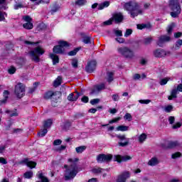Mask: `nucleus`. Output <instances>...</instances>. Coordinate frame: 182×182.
I'll return each mask as SVG.
<instances>
[{
    "label": "nucleus",
    "mask_w": 182,
    "mask_h": 182,
    "mask_svg": "<svg viewBox=\"0 0 182 182\" xmlns=\"http://www.w3.org/2000/svg\"><path fill=\"white\" fill-rule=\"evenodd\" d=\"M164 110H165V112H166V113H170L173 110V106L168 105V106L165 107Z\"/></svg>",
    "instance_id": "54"
},
{
    "label": "nucleus",
    "mask_w": 182,
    "mask_h": 182,
    "mask_svg": "<svg viewBox=\"0 0 182 182\" xmlns=\"http://www.w3.org/2000/svg\"><path fill=\"white\" fill-rule=\"evenodd\" d=\"M50 58L53 60V65H56L59 63V57L53 53L50 54Z\"/></svg>",
    "instance_id": "25"
},
{
    "label": "nucleus",
    "mask_w": 182,
    "mask_h": 182,
    "mask_svg": "<svg viewBox=\"0 0 182 182\" xmlns=\"http://www.w3.org/2000/svg\"><path fill=\"white\" fill-rule=\"evenodd\" d=\"M124 119L125 120H128V122H132V120H133V117H132V114L130 113H127L124 116Z\"/></svg>",
    "instance_id": "45"
},
{
    "label": "nucleus",
    "mask_w": 182,
    "mask_h": 182,
    "mask_svg": "<svg viewBox=\"0 0 182 182\" xmlns=\"http://www.w3.org/2000/svg\"><path fill=\"white\" fill-rule=\"evenodd\" d=\"M129 177L130 173L127 171H125L117 176L116 182H126L127 178Z\"/></svg>",
    "instance_id": "13"
},
{
    "label": "nucleus",
    "mask_w": 182,
    "mask_h": 182,
    "mask_svg": "<svg viewBox=\"0 0 182 182\" xmlns=\"http://www.w3.org/2000/svg\"><path fill=\"white\" fill-rule=\"evenodd\" d=\"M117 132H127L129 130V127L121 125L117 127Z\"/></svg>",
    "instance_id": "34"
},
{
    "label": "nucleus",
    "mask_w": 182,
    "mask_h": 182,
    "mask_svg": "<svg viewBox=\"0 0 182 182\" xmlns=\"http://www.w3.org/2000/svg\"><path fill=\"white\" fill-rule=\"evenodd\" d=\"M6 2V0H0V11L1 9H4V11L8 9V7L4 5Z\"/></svg>",
    "instance_id": "41"
},
{
    "label": "nucleus",
    "mask_w": 182,
    "mask_h": 182,
    "mask_svg": "<svg viewBox=\"0 0 182 182\" xmlns=\"http://www.w3.org/2000/svg\"><path fill=\"white\" fill-rule=\"evenodd\" d=\"M168 80H170V79L168 77L163 78L160 80L159 84L161 86H164V85H167V82H168Z\"/></svg>",
    "instance_id": "44"
},
{
    "label": "nucleus",
    "mask_w": 182,
    "mask_h": 182,
    "mask_svg": "<svg viewBox=\"0 0 182 182\" xmlns=\"http://www.w3.org/2000/svg\"><path fill=\"white\" fill-rule=\"evenodd\" d=\"M117 52L119 55L124 56V58H126L127 59H133V58H134V52L128 47H119L117 48Z\"/></svg>",
    "instance_id": "5"
},
{
    "label": "nucleus",
    "mask_w": 182,
    "mask_h": 182,
    "mask_svg": "<svg viewBox=\"0 0 182 182\" xmlns=\"http://www.w3.org/2000/svg\"><path fill=\"white\" fill-rule=\"evenodd\" d=\"M3 96L4 97V100L1 101V103H6V100H8V97L9 96V91L4 90V92H3Z\"/></svg>",
    "instance_id": "35"
},
{
    "label": "nucleus",
    "mask_w": 182,
    "mask_h": 182,
    "mask_svg": "<svg viewBox=\"0 0 182 182\" xmlns=\"http://www.w3.org/2000/svg\"><path fill=\"white\" fill-rule=\"evenodd\" d=\"M52 123H53L52 119H48L45 121L43 124L44 129H49V127L52 126Z\"/></svg>",
    "instance_id": "33"
},
{
    "label": "nucleus",
    "mask_w": 182,
    "mask_h": 182,
    "mask_svg": "<svg viewBox=\"0 0 182 182\" xmlns=\"http://www.w3.org/2000/svg\"><path fill=\"white\" fill-rule=\"evenodd\" d=\"M5 113L9 114L10 117H18V116H19V113H18V109H14V110L6 109Z\"/></svg>",
    "instance_id": "19"
},
{
    "label": "nucleus",
    "mask_w": 182,
    "mask_h": 182,
    "mask_svg": "<svg viewBox=\"0 0 182 182\" xmlns=\"http://www.w3.org/2000/svg\"><path fill=\"white\" fill-rule=\"evenodd\" d=\"M123 19L124 17L122 13H115L112 16V20L115 21L116 23H120Z\"/></svg>",
    "instance_id": "17"
},
{
    "label": "nucleus",
    "mask_w": 182,
    "mask_h": 182,
    "mask_svg": "<svg viewBox=\"0 0 182 182\" xmlns=\"http://www.w3.org/2000/svg\"><path fill=\"white\" fill-rule=\"evenodd\" d=\"M136 28L137 29H139L140 31H141L142 29H146V28H149V25L144 24V23L138 24L136 25Z\"/></svg>",
    "instance_id": "42"
},
{
    "label": "nucleus",
    "mask_w": 182,
    "mask_h": 182,
    "mask_svg": "<svg viewBox=\"0 0 182 182\" xmlns=\"http://www.w3.org/2000/svg\"><path fill=\"white\" fill-rule=\"evenodd\" d=\"M24 178H32L33 177V172L32 171H28L24 173L23 174Z\"/></svg>",
    "instance_id": "32"
},
{
    "label": "nucleus",
    "mask_w": 182,
    "mask_h": 182,
    "mask_svg": "<svg viewBox=\"0 0 182 182\" xmlns=\"http://www.w3.org/2000/svg\"><path fill=\"white\" fill-rule=\"evenodd\" d=\"M86 4H87V0H77L75 1V5H77V6H85Z\"/></svg>",
    "instance_id": "31"
},
{
    "label": "nucleus",
    "mask_w": 182,
    "mask_h": 182,
    "mask_svg": "<svg viewBox=\"0 0 182 182\" xmlns=\"http://www.w3.org/2000/svg\"><path fill=\"white\" fill-rule=\"evenodd\" d=\"M87 149V146H80L75 148V151L77 153V154H82L85 150Z\"/></svg>",
    "instance_id": "26"
},
{
    "label": "nucleus",
    "mask_w": 182,
    "mask_h": 182,
    "mask_svg": "<svg viewBox=\"0 0 182 182\" xmlns=\"http://www.w3.org/2000/svg\"><path fill=\"white\" fill-rule=\"evenodd\" d=\"M139 103H141V105H149V103H151V100H139Z\"/></svg>",
    "instance_id": "48"
},
{
    "label": "nucleus",
    "mask_w": 182,
    "mask_h": 182,
    "mask_svg": "<svg viewBox=\"0 0 182 182\" xmlns=\"http://www.w3.org/2000/svg\"><path fill=\"white\" fill-rule=\"evenodd\" d=\"M140 79H141V75H140L139 74H134L133 75L134 80H140Z\"/></svg>",
    "instance_id": "59"
},
{
    "label": "nucleus",
    "mask_w": 182,
    "mask_h": 182,
    "mask_svg": "<svg viewBox=\"0 0 182 182\" xmlns=\"http://www.w3.org/2000/svg\"><path fill=\"white\" fill-rule=\"evenodd\" d=\"M113 23V18H110L109 20H107L103 23V25L107 26V25H112Z\"/></svg>",
    "instance_id": "60"
},
{
    "label": "nucleus",
    "mask_w": 182,
    "mask_h": 182,
    "mask_svg": "<svg viewBox=\"0 0 182 182\" xmlns=\"http://www.w3.org/2000/svg\"><path fill=\"white\" fill-rule=\"evenodd\" d=\"M175 24L174 23H171L167 28V32L168 34L171 33L173 32V29H174Z\"/></svg>",
    "instance_id": "43"
},
{
    "label": "nucleus",
    "mask_w": 182,
    "mask_h": 182,
    "mask_svg": "<svg viewBox=\"0 0 182 182\" xmlns=\"http://www.w3.org/2000/svg\"><path fill=\"white\" fill-rule=\"evenodd\" d=\"M14 92L16 96H17L18 99L23 97V96L25 95V85H23V84L21 82L18 83L15 86Z\"/></svg>",
    "instance_id": "7"
},
{
    "label": "nucleus",
    "mask_w": 182,
    "mask_h": 182,
    "mask_svg": "<svg viewBox=\"0 0 182 182\" xmlns=\"http://www.w3.org/2000/svg\"><path fill=\"white\" fill-rule=\"evenodd\" d=\"M70 126H72V124L70 122H66L64 124V129L65 130H69V129H70Z\"/></svg>",
    "instance_id": "53"
},
{
    "label": "nucleus",
    "mask_w": 182,
    "mask_h": 182,
    "mask_svg": "<svg viewBox=\"0 0 182 182\" xmlns=\"http://www.w3.org/2000/svg\"><path fill=\"white\" fill-rule=\"evenodd\" d=\"M47 134H48V129L44 128L40 132L38 133V136L39 137H45V136H46Z\"/></svg>",
    "instance_id": "36"
},
{
    "label": "nucleus",
    "mask_w": 182,
    "mask_h": 182,
    "mask_svg": "<svg viewBox=\"0 0 182 182\" xmlns=\"http://www.w3.org/2000/svg\"><path fill=\"white\" fill-rule=\"evenodd\" d=\"M100 102V100L99 98L93 99L90 101L91 105L92 106H95V105H97Z\"/></svg>",
    "instance_id": "55"
},
{
    "label": "nucleus",
    "mask_w": 182,
    "mask_h": 182,
    "mask_svg": "<svg viewBox=\"0 0 182 182\" xmlns=\"http://www.w3.org/2000/svg\"><path fill=\"white\" fill-rule=\"evenodd\" d=\"M115 40L117 41V42H118V43H124V38H115Z\"/></svg>",
    "instance_id": "63"
},
{
    "label": "nucleus",
    "mask_w": 182,
    "mask_h": 182,
    "mask_svg": "<svg viewBox=\"0 0 182 182\" xmlns=\"http://www.w3.org/2000/svg\"><path fill=\"white\" fill-rule=\"evenodd\" d=\"M105 79L108 83H112V82L114 80V73L112 72L107 73V76L105 77Z\"/></svg>",
    "instance_id": "21"
},
{
    "label": "nucleus",
    "mask_w": 182,
    "mask_h": 182,
    "mask_svg": "<svg viewBox=\"0 0 182 182\" xmlns=\"http://www.w3.org/2000/svg\"><path fill=\"white\" fill-rule=\"evenodd\" d=\"M62 93L59 91H48L44 95V99H46L47 100L50 99L52 106H53V107H56L55 103H58V100L60 99Z\"/></svg>",
    "instance_id": "3"
},
{
    "label": "nucleus",
    "mask_w": 182,
    "mask_h": 182,
    "mask_svg": "<svg viewBox=\"0 0 182 182\" xmlns=\"http://www.w3.org/2000/svg\"><path fill=\"white\" fill-rule=\"evenodd\" d=\"M68 161L69 163H71V164L70 166H64V168H65V171H64V178L66 181L73 180V178H75L77 175V173H79V167L77 166V161H79V159H69Z\"/></svg>",
    "instance_id": "1"
},
{
    "label": "nucleus",
    "mask_w": 182,
    "mask_h": 182,
    "mask_svg": "<svg viewBox=\"0 0 182 182\" xmlns=\"http://www.w3.org/2000/svg\"><path fill=\"white\" fill-rule=\"evenodd\" d=\"M80 97V93L77 91H75V92L70 93L68 96V100H69V102H76V100H77V99H79Z\"/></svg>",
    "instance_id": "14"
},
{
    "label": "nucleus",
    "mask_w": 182,
    "mask_h": 182,
    "mask_svg": "<svg viewBox=\"0 0 182 182\" xmlns=\"http://www.w3.org/2000/svg\"><path fill=\"white\" fill-rule=\"evenodd\" d=\"M66 149V146L65 145H61L60 147L56 149V151H63Z\"/></svg>",
    "instance_id": "61"
},
{
    "label": "nucleus",
    "mask_w": 182,
    "mask_h": 182,
    "mask_svg": "<svg viewBox=\"0 0 182 182\" xmlns=\"http://www.w3.org/2000/svg\"><path fill=\"white\" fill-rule=\"evenodd\" d=\"M175 120H176V118H174V117H173V116H171L168 117V122H169L170 124H173V123H174Z\"/></svg>",
    "instance_id": "64"
},
{
    "label": "nucleus",
    "mask_w": 182,
    "mask_h": 182,
    "mask_svg": "<svg viewBox=\"0 0 182 182\" xmlns=\"http://www.w3.org/2000/svg\"><path fill=\"white\" fill-rule=\"evenodd\" d=\"M43 53H45V50H43V48H42V47L41 46L35 48L33 50H31L28 53L31 59L33 60V62H36V63L41 61L39 56H42Z\"/></svg>",
    "instance_id": "4"
},
{
    "label": "nucleus",
    "mask_w": 182,
    "mask_h": 182,
    "mask_svg": "<svg viewBox=\"0 0 182 182\" xmlns=\"http://www.w3.org/2000/svg\"><path fill=\"white\" fill-rule=\"evenodd\" d=\"M171 40V38H170V36L163 35L159 38V40L156 42V43L158 46H159L160 48H163V46H164V43L170 42Z\"/></svg>",
    "instance_id": "11"
},
{
    "label": "nucleus",
    "mask_w": 182,
    "mask_h": 182,
    "mask_svg": "<svg viewBox=\"0 0 182 182\" xmlns=\"http://www.w3.org/2000/svg\"><path fill=\"white\" fill-rule=\"evenodd\" d=\"M72 66L73 68H77V60L76 59H73L72 61Z\"/></svg>",
    "instance_id": "62"
},
{
    "label": "nucleus",
    "mask_w": 182,
    "mask_h": 182,
    "mask_svg": "<svg viewBox=\"0 0 182 182\" xmlns=\"http://www.w3.org/2000/svg\"><path fill=\"white\" fill-rule=\"evenodd\" d=\"M5 15L6 16V12L0 11V21H5Z\"/></svg>",
    "instance_id": "56"
},
{
    "label": "nucleus",
    "mask_w": 182,
    "mask_h": 182,
    "mask_svg": "<svg viewBox=\"0 0 182 182\" xmlns=\"http://www.w3.org/2000/svg\"><path fill=\"white\" fill-rule=\"evenodd\" d=\"M177 93H178L177 89L172 90L171 92V96L168 97V100H173V99L177 98Z\"/></svg>",
    "instance_id": "27"
},
{
    "label": "nucleus",
    "mask_w": 182,
    "mask_h": 182,
    "mask_svg": "<svg viewBox=\"0 0 182 182\" xmlns=\"http://www.w3.org/2000/svg\"><path fill=\"white\" fill-rule=\"evenodd\" d=\"M159 163V159H157L156 157H153L149 161L148 166H151V167H153L154 166H157Z\"/></svg>",
    "instance_id": "23"
},
{
    "label": "nucleus",
    "mask_w": 182,
    "mask_h": 182,
    "mask_svg": "<svg viewBox=\"0 0 182 182\" xmlns=\"http://www.w3.org/2000/svg\"><path fill=\"white\" fill-rule=\"evenodd\" d=\"M154 55L155 58H164V56H170L171 53L161 48H158L154 51Z\"/></svg>",
    "instance_id": "9"
},
{
    "label": "nucleus",
    "mask_w": 182,
    "mask_h": 182,
    "mask_svg": "<svg viewBox=\"0 0 182 182\" xmlns=\"http://www.w3.org/2000/svg\"><path fill=\"white\" fill-rule=\"evenodd\" d=\"M80 50V48H77L73 50H71L68 53L69 56H75Z\"/></svg>",
    "instance_id": "40"
},
{
    "label": "nucleus",
    "mask_w": 182,
    "mask_h": 182,
    "mask_svg": "<svg viewBox=\"0 0 182 182\" xmlns=\"http://www.w3.org/2000/svg\"><path fill=\"white\" fill-rule=\"evenodd\" d=\"M181 45H182V39L178 40L173 48L175 49V50H178V49H180V48L181 47Z\"/></svg>",
    "instance_id": "37"
},
{
    "label": "nucleus",
    "mask_w": 182,
    "mask_h": 182,
    "mask_svg": "<svg viewBox=\"0 0 182 182\" xmlns=\"http://www.w3.org/2000/svg\"><path fill=\"white\" fill-rule=\"evenodd\" d=\"M22 8H25V6L22 3H18L14 5V9L18 10Z\"/></svg>",
    "instance_id": "51"
},
{
    "label": "nucleus",
    "mask_w": 182,
    "mask_h": 182,
    "mask_svg": "<svg viewBox=\"0 0 182 182\" xmlns=\"http://www.w3.org/2000/svg\"><path fill=\"white\" fill-rule=\"evenodd\" d=\"M62 85V77L58 76L57 79L54 81L53 86L54 87H58Z\"/></svg>",
    "instance_id": "28"
},
{
    "label": "nucleus",
    "mask_w": 182,
    "mask_h": 182,
    "mask_svg": "<svg viewBox=\"0 0 182 182\" xmlns=\"http://www.w3.org/2000/svg\"><path fill=\"white\" fill-rule=\"evenodd\" d=\"M181 157V153L176 152L171 155V159H176Z\"/></svg>",
    "instance_id": "50"
},
{
    "label": "nucleus",
    "mask_w": 182,
    "mask_h": 182,
    "mask_svg": "<svg viewBox=\"0 0 182 182\" xmlns=\"http://www.w3.org/2000/svg\"><path fill=\"white\" fill-rule=\"evenodd\" d=\"M59 9H60V6H59V5L58 4H55L52 9H51V14L52 15H53V14H55V12H58V11H59Z\"/></svg>",
    "instance_id": "39"
},
{
    "label": "nucleus",
    "mask_w": 182,
    "mask_h": 182,
    "mask_svg": "<svg viewBox=\"0 0 182 182\" xmlns=\"http://www.w3.org/2000/svg\"><path fill=\"white\" fill-rule=\"evenodd\" d=\"M114 33L117 37L123 36V32L121 30L115 29L114 30Z\"/></svg>",
    "instance_id": "47"
},
{
    "label": "nucleus",
    "mask_w": 182,
    "mask_h": 182,
    "mask_svg": "<svg viewBox=\"0 0 182 182\" xmlns=\"http://www.w3.org/2000/svg\"><path fill=\"white\" fill-rule=\"evenodd\" d=\"M178 146H180V143H178L177 141H169L168 144V149H174L176 147H178Z\"/></svg>",
    "instance_id": "24"
},
{
    "label": "nucleus",
    "mask_w": 182,
    "mask_h": 182,
    "mask_svg": "<svg viewBox=\"0 0 182 182\" xmlns=\"http://www.w3.org/2000/svg\"><path fill=\"white\" fill-rule=\"evenodd\" d=\"M96 60L90 61L85 67L86 72H87L88 73H92V72H95L96 69Z\"/></svg>",
    "instance_id": "12"
},
{
    "label": "nucleus",
    "mask_w": 182,
    "mask_h": 182,
    "mask_svg": "<svg viewBox=\"0 0 182 182\" xmlns=\"http://www.w3.org/2000/svg\"><path fill=\"white\" fill-rule=\"evenodd\" d=\"M69 43L65 41H60L58 42V46H55L53 48V52L54 53L63 55L65 53V48H69Z\"/></svg>",
    "instance_id": "6"
},
{
    "label": "nucleus",
    "mask_w": 182,
    "mask_h": 182,
    "mask_svg": "<svg viewBox=\"0 0 182 182\" xmlns=\"http://www.w3.org/2000/svg\"><path fill=\"white\" fill-rule=\"evenodd\" d=\"M105 169L99 168V167H95L92 169V172L94 173V174H100L102 171H105Z\"/></svg>",
    "instance_id": "30"
},
{
    "label": "nucleus",
    "mask_w": 182,
    "mask_h": 182,
    "mask_svg": "<svg viewBox=\"0 0 182 182\" xmlns=\"http://www.w3.org/2000/svg\"><path fill=\"white\" fill-rule=\"evenodd\" d=\"M116 137L120 140V142L118 143V145L120 147H126V146H129L130 139L126 137V135L117 134Z\"/></svg>",
    "instance_id": "8"
},
{
    "label": "nucleus",
    "mask_w": 182,
    "mask_h": 182,
    "mask_svg": "<svg viewBox=\"0 0 182 182\" xmlns=\"http://www.w3.org/2000/svg\"><path fill=\"white\" fill-rule=\"evenodd\" d=\"M106 89V85L105 83H101L100 85H95L94 90L91 92L90 95H95V93H99L102 90Z\"/></svg>",
    "instance_id": "15"
},
{
    "label": "nucleus",
    "mask_w": 182,
    "mask_h": 182,
    "mask_svg": "<svg viewBox=\"0 0 182 182\" xmlns=\"http://www.w3.org/2000/svg\"><path fill=\"white\" fill-rule=\"evenodd\" d=\"M25 29H32L33 28V24L31 22L25 23L23 25Z\"/></svg>",
    "instance_id": "38"
},
{
    "label": "nucleus",
    "mask_w": 182,
    "mask_h": 182,
    "mask_svg": "<svg viewBox=\"0 0 182 182\" xmlns=\"http://www.w3.org/2000/svg\"><path fill=\"white\" fill-rule=\"evenodd\" d=\"M132 33H133V30H132L130 28L127 29V31L124 33L125 38H127L128 36H130V35H132Z\"/></svg>",
    "instance_id": "52"
},
{
    "label": "nucleus",
    "mask_w": 182,
    "mask_h": 182,
    "mask_svg": "<svg viewBox=\"0 0 182 182\" xmlns=\"http://www.w3.org/2000/svg\"><path fill=\"white\" fill-rule=\"evenodd\" d=\"M112 156L110 154L106 155L105 154H101L97 156V163H109V161L112 160Z\"/></svg>",
    "instance_id": "10"
},
{
    "label": "nucleus",
    "mask_w": 182,
    "mask_h": 182,
    "mask_svg": "<svg viewBox=\"0 0 182 182\" xmlns=\"http://www.w3.org/2000/svg\"><path fill=\"white\" fill-rule=\"evenodd\" d=\"M146 139H147V135H146V134H142L139 136V141H140V143H143V141H144Z\"/></svg>",
    "instance_id": "46"
},
{
    "label": "nucleus",
    "mask_w": 182,
    "mask_h": 182,
    "mask_svg": "<svg viewBox=\"0 0 182 182\" xmlns=\"http://www.w3.org/2000/svg\"><path fill=\"white\" fill-rule=\"evenodd\" d=\"M110 5V3L109 1H105L100 5H98V10L102 11V9H105V8H107Z\"/></svg>",
    "instance_id": "29"
},
{
    "label": "nucleus",
    "mask_w": 182,
    "mask_h": 182,
    "mask_svg": "<svg viewBox=\"0 0 182 182\" xmlns=\"http://www.w3.org/2000/svg\"><path fill=\"white\" fill-rule=\"evenodd\" d=\"M124 9L129 14L131 18H136L143 14V9H140V4L136 1H131L124 4Z\"/></svg>",
    "instance_id": "2"
},
{
    "label": "nucleus",
    "mask_w": 182,
    "mask_h": 182,
    "mask_svg": "<svg viewBox=\"0 0 182 182\" xmlns=\"http://www.w3.org/2000/svg\"><path fill=\"white\" fill-rule=\"evenodd\" d=\"M23 21H25V22L28 23V22H32V18H31V16H25L23 17Z\"/></svg>",
    "instance_id": "58"
},
{
    "label": "nucleus",
    "mask_w": 182,
    "mask_h": 182,
    "mask_svg": "<svg viewBox=\"0 0 182 182\" xmlns=\"http://www.w3.org/2000/svg\"><path fill=\"white\" fill-rule=\"evenodd\" d=\"M9 75H14L16 72V68L15 67H11L8 70Z\"/></svg>",
    "instance_id": "57"
},
{
    "label": "nucleus",
    "mask_w": 182,
    "mask_h": 182,
    "mask_svg": "<svg viewBox=\"0 0 182 182\" xmlns=\"http://www.w3.org/2000/svg\"><path fill=\"white\" fill-rule=\"evenodd\" d=\"M38 178H39V180L37 182H49V179H48V178H46L45 176H43V173H42V171H40L38 172V173L36 174Z\"/></svg>",
    "instance_id": "20"
},
{
    "label": "nucleus",
    "mask_w": 182,
    "mask_h": 182,
    "mask_svg": "<svg viewBox=\"0 0 182 182\" xmlns=\"http://www.w3.org/2000/svg\"><path fill=\"white\" fill-rule=\"evenodd\" d=\"M21 164H24L27 165V167H30V168H35L36 167V162L29 161L28 159H25L21 162Z\"/></svg>",
    "instance_id": "18"
},
{
    "label": "nucleus",
    "mask_w": 182,
    "mask_h": 182,
    "mask_svg": "<svg viewBox=\"0 0 182 182\" xmlns=\"http://www.w3.org/2000/svg\"><path fill=\"white\" fill-rule=\"evenodd\" d=\"M82 42L85 43V45H88L89 43H93V38L89 36H82Z\"/></svg>",
    "instance_id": "22"
},
{
    "label": "nucleus",
    "mask_w": 182,
    "mask_h": 182,
    "mask_svg": "<svg viewBox=\"0 0 182 182\" xmlns=\"http://www.w3.org/2000/svg\"><path fill=\"white\" fill-rule=\"evenodd\" d=\"M114 159H115V161H117L118 163H122V161H127V160H132V156H122L120 155H115Z\"/></svg>",
    "instance_id": "16"
},
{
    "label": "nucleus",
    "mask_w": 182,
    "mask_h": 182,
    "mask_svg": "<svg viewBox=\"0 0 182 182\" xmlns=\"http://www.w3.org/2000/svg\"><path fill=\"white\" fill-rule=\"evenodd\" d=\"M152 41H153V38L151 37H149L144 39V43L145 45H150V43H151Z\"/></svg>",
    "instance_id": "49"
}]
</instances>
